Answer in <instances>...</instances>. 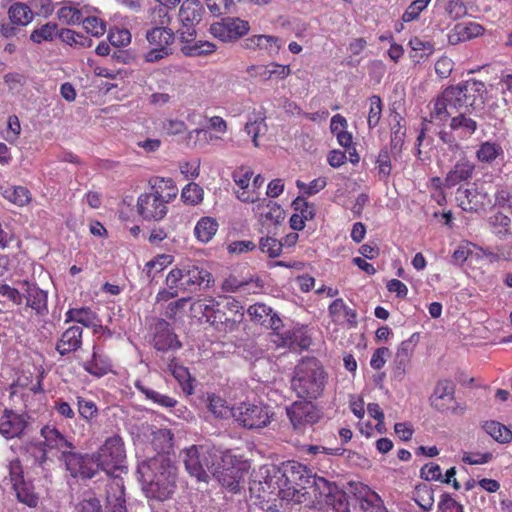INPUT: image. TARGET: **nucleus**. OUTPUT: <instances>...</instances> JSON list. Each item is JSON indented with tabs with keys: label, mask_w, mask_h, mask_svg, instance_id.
<instances>
[{
	"label": "nucleus",
	"mask_w": 512,
	"mask_h": 512,
	"mask_svg": "<svg viewBox=\"0 0 512 512\" xmlns=\"http://www.w3.org/2000/svg\"><path fill=\"white\" fill-rule=\"evenodd\" d=\"M486 86L482 81L469 79L448 86L433 102L431 121L445 123L450 119L449 130L442 129L438 136L452 150L459 148V141L470 139L478 130V122L466 113L476 101L484 102Z\"/></svg>",
	"instance_id": "1"
},
{
	"label": "nucleus",
	"mask_w": 512,
	"mask_h": 512,
	"mask_svg": "<svg viewBox=\"0 0 512 512\" xmlns=\"http://www.w3.org/2000/svg\"><path fill=\"white\" fill-rule=\"evenodd\" d=\"M183 462L190 476L199 482L208 483L211 476L218 474L223 486L235 489L238 486V473L235 464L237 456L232 451L221 452L210 445H193L183 451Z\"/></svg>",
	"instance_id": "2"
},
{
	"label": "nucleus",
	"mask_w": 512,
	"mask_h": 512,
	"mask_svg": "<svg viewBox=\"0 0 512 512\" xmlns=\"http://www.w3.org/2000/svg\"><path fill=\"white\" fill-rule=\"evenodd\" d=\"M137 473L148 498L164 501L176 489L177 467L164 453L143 460L138 464Z\"/></svg>",
	"instance_id": "3"
},
{
	"label": "nucleus",
	"mask_w": 512,
	"mask_h": 512,
	"mask_svg": "<svg viewBox=\"0 0 512 512\" xmlns=\"http://www.w3.org/2000/svg\"><path fill=\"white\" fill-rule=\"evenodd\" d=\"M327 379V373L319 360L307 357L295 366L291 388L300 398L317 399L323 394Z\"/></svg>",
	"instance_id": "4"
},
{
	"label": "nucleus",
	"mask_w": 512,
	"mask_h": 512,
	"mask_svg": "<svg viewBox=\"0 0 512 512\" xmlns=\"http://www.w3.org/2000/svg\"><path fill=\"white\" fill-rule=\"evenodd\" d=\"M153 13L158 16L154 19L151 28L146 30L145 39L150 49L143 55L146 63H158L173 54L175 33L168 27L171 18L165 8H155Z\"/></svg>",
	"instance_id": "5"
},
{
	"label": "nucleus",
	"mask_w": 512,
	"mask_h": 512,
	"mask_svg": "<svg viewBox=\"0 0 512 512\" xmlns=\"http://www.w3.org/2000/svg\"><path fill=\"white\" fill-rule=\"evenodd\" d=\"M249 490L251 494L263 501H269L272 497H279L283 500L294 497V492H291L290 488H285L281 466L274 464L259 468L250 481Z\"/></svg>",
	"instance_id": "6"
},
{
	"label": "nucleus",
	"mask_w": 512,
	"mask_h": 512,
	"mask_svg": "<svg viewBox=\"0 0 512 512\" xmlns=\"http://www.w3.org/2000/svg\"><path fill=\"white\" fill-rule=\"evenodd\" d=\"M93 454L99 469L113 477L110 484L116 479H121L117 472H127L126 451L120 436L114 435L107 438Z\"/></svg>",
	"instance_id": "7"
},
{
	"label": "nucleus",
	"mask_w": 512,
	"mask_h": 512,
	"mask_svg": "<svg viewBox=\"0 0 512 512\" xmlns=\"http://www.w3.org/2000/svg\"><path fill=\"white\" fill-rule=\"evenodd\" d=\"M281 468L285 488H290V491L294 492V497L287 498V500L301 503L307 493L306 489L311 483V471L305 465L296 461L284 462L282 463Z\"/></svg>",
	"instance_id": "8"
},
{
	"label": "nucleus",
	"mask_w": 512,
	"mask_h": 512,
	"mask_svg": "<svg viewBox=\"0 0 512 512\" xmlns=\"http://www.w3.org/2000/svg\"><path fill=\"white\" fill-rule=\"evenodd\" d=\"M271 408L262 403H241L232 408V416L235 421L248 429H259L266 427L273 417Z\"/></svg>",
	"instance_id": "9"
},
{
	"label": "nucleus",
	"mask_w": 512,
	"mask_h": 512,
	"mask_svg": "<svg viewBox=\"0 0 512 512\" xmlns=\"http://www.w3.org/2000/svg\"><path fill=\"white\" fill-rule=\"evenodd\" d=\"M217 304L219 306L215 308L211 325L219 331H234L244 318L243 306L231 297H225L222 301H217Z\"/></svg>",
	"instance_id": "10"
},
{
	"label": "nucleus",
	"mask_w": 512,
	"mask_h": 512,
	"mask_svg": "<svg viewBox=\"0 0 512 512\" xmlns=\"http://www.w3.org/2000/svg\"><path fill=\"white\" fill-rule=\"evenodd\" d=\"M250 31L247 20L239 17H224L220 21L212 23L210 33L217 39L226 43H234L243 38Z\"/></svg>",
	"instance_id": "11"
},
{
	"label": "nucleus",
	"mask_w": 512,
	"mask_h": 512,
	"mask_svg": "<svg viewBox=\"0 0 512 512\" xmlns=\"http://www.w3.org/2000/svg\"><path fill=\"white\" fill-rule=\"evenodd\" d=\"M62 461L71 477L76 479H91L100 471L93 453L82 454L72 450L69 454H64Z\"/></svg>",
	"instance_id": "12"
},
{
	"label": "nucleus",
	"mask_w": 512,
	"mask_h": 512,
	"mask_svg": "<svg viewBox=\"0 0 512 512\" xmlns=\"http://www.w3.org/2000/svg\"><path fill=\"white\" fill-rule=\"evenodd\" d=\"M286 414L293 429L303 433L320 419V412L311 401H295L286 407Z\"/></svg>",
	"instance_id": "13"
},
{
	"label": "nucleus",
	"mask_w": 512,
	"mask_h": 512,
	"mask_svg": "<svg viewBox=\"0 0 512 512\" xmlns=\"http://www.w3.org/2000/svg\"><path fill=\"white\" fill-rule=\"evenodd\" d=\"M184 280V292L193 293L201 288H209L214 283L213 275L205 268L195 264L179 267Z\"/></svg>",
	"instance_id": "14"
},
{
	"label": "nucleus",
	"mask_w": 512,
	"mask_h": 512,
	"mask_svg": "<svg viewBox=\"0 0 512 512\" xmlns=\"http://www.w3.org/2000/svg\"><path fill=\"white\" fill-rule=\"evenodd\" d=\"M139 215L146 221H160L168 212V207L154 192L141 194L137 199Z\"/></svg>",
	"instance_id": "15"
},
{
	"label": "nucleus",
	"mask_w": 512,
	"mask_h": 512,
	"mask_svg": "<svg viewBox=\"0 0 512 512\" xmlns=\"http://www.w3.org/2000/svg\"><path fill=\"white\" fill-rule=\"evenodd\" d=\"M153 346L156 350L167 352L181 348V342L177 339L171 325L164 319H158L154 324Z\"/></svg>",
	"instance_id": "16"
},
{
	"label": "nucleus",
	"mask_w": 512,
	"mask_h": 512,
	"mask_svg": "<svg viewBox=\"0 0 512 512\" xmlns=\"http://www.w3.org/2000/svg\"><path fill=\"white\" fill-rule=\"evenodd\" d=\"M282 41L279 37L266 34H255L243 39L241 47L245 50L260 52L273 56L281 49Z\"/></svg>",
	"instance_id": "17"
},
{
	"label": "nucleus",
	"mask_w": 512,
	"mask_h": 512,
	"mask_svg": "<svg viewBox=\"0 0 512 512\" xmlns=\"http://www.w3.org/2000/svg\"><path fill=\"white\" fill-rule=\"evenodd\" d=\"M28 416L5 409L0 417V435L6 439L21 437L28 426Z\"/></svg>",
	"instance_id": "18"
},
{
	"label": "nucleus",
	"mask_w": 512,
	"mask_h": 512,
	"mask_svg": "<svg viewBox=\"0 0 512 512\" xmlns=\"http://www.w3.org/2000/svg\"><path fill=\"white\" fill-rule=\"evenodd\" d=\"M22 290L26 306L31 308L36 315L44 317L48 314V294L36 284L28 281L22 282Z\"/></svg>",
	"instance_id": "19"
},
{
	"label": "nucleus",
	"mask_w": 512,
	"mask_h": 512,
	"mask_svg": "<svg viewBox=\"0 0 512 512\" xmlns=\"http://www.w3.org/2000/svg\"><path fill=\"white\" fill-rule=\"evenodd\" d=\"M430 405L439 412H446L455 402V384L448 379L439 380L429 398Z\"/></svg>",
	"instance_id": "20"
},
{
	"label": "nucleus",
	"mask_w": 512,
	"mask_h": 512,
	"mask_svg": "<svg viewBox=\"0 0 512 512\" xmlns=\"http://www.w3.org/2000/svg\"><path fill=\"white\" fill-rule=\"evenodd\" d=\"M40 434L44 438L42 443L48 450H57L61 453V461L64 459V454H69L75 448L73 443L55 426H44Z\"/></svg>",
	"instance_id": "21"
},
{
	"label": "nucleus",
	"mask_w": 512,
	"mask_h": 512,
	"mask_svg": "<svg viewBox=\"0 0 512 512\" xmlns=\"http://www.w3.org/2000/svg\"><path fill=\"white\" fill-rule=\"evenodd\" d=\"M83 329L80 326H70L60 336L55 345L56 351L65 356L81 348Z\"/></svg>",
	"instance_id": "22"
},
{
	"label": "nucleus",
	"mask_w": 512,
	"mask_h": 512,
	"mask_svg": "<svg viewBox=\"0 0 512 512\" xmlns=\"http://www.w3.org/2000/svg\"><path fill=\"white\" fill-rule=\"evenodd\" d=\"M205 14V8L199 0H185L182 2L178 18L183 27L197 26Z\"/></svg>",
	"instance_id": "23"
},
{
	"label": "nucleus",
	"mask_w": 512,
	"mask_h": 512,
	"mask_svg": "<svg viewBox=\"0 0 512 512\" xmlns=\"http://www.w3.org/2000/svg\"><path fill=\"white\" fill-rule=\"evenodd\" d=\"M252 176L253 171L245 166L236 168L232 173L233 181L242 190L241 192H237L236 197L244 203H255L260 199L257 195H253L249 191Z\"/></svg>",
	"instance_id": "24"
},
{
	"label": "nucleus",
	"mask_w": 512,
	"mask_h": 512,
	"mask_svg": "<svg viewBox=\"0 0 512 512\" xmlns=\"http://www.w3.org/2000/svg\"><path fill=\"white\" fill-rule=\"evenodd\" d=\"M417 343V335L413 334L409 339L404 340L399 345L396 355H395V367H394V375L395 377L401 379L405 374L406 366L408 365L410 358L413 354Z\"/></svg>",
	"instance_id": "25"
},
{
	"label": "nucleus",
	"mask_w": 512,
	"mask_h": 512,
	"mask_svg": "<svg viewBox=\"0 0 512 512\" xmlns=\"http://www.w3.org/2000/svg\"><path fill=\"white\" fill-rule=\"evenodd\" d=\"M475 165L467 159L459 160L444 179L447 188L456 186L462 181L470 179L474 173Z\"/></svg>",
	"instance_id": "26"
},
{
	"label": "nucleus",
	"mask_w": 512,
	"mask_h": 512,
	"mask_svg": "<svg viewBox=\"0 0 512 512\" xmlns=\"http://www.w3.org/2000/svg\"><path fill=\"white\" fill-rule=\"evenodd\" d=\"M106 500L107 512H127L122 479H116L112 484H108Z\"/></svg>",
	"instance_id": "27"
},
{
	"label": "nucleus",
	"mask_w": 512,
	"mask_h": 512,
	"mask_svg": "<svg viewBox=\"0 0 512 512\" xmlns=\"http://www.w3.org/2000/svg\"><path fill=\"white\" fill-rule=\"evenodd\" d=\"M475 155L480 163L491 165L504 157V149L498 141L488 140L479 145Z\"/></svg>",
	"instance_id": "28"
},
{
	"label": "nucleus",
	"mask_w": 512,
	"mask_h": 512,
	"mask_svg": "<svg viewBox=\"0 0 512 512\" xmlns=\"http://www.w3.org/2000/svg\"><path fill=\"white\" fill-rule=\"evenodd\" d=\"M217 306H219L217 300L213 297L197 299L191 303V316L199 320L205 319L206 322L211 324V319Z\"/></svg>",
	"instance_id": "29"
},
{
	"label": "nucleus",
	"mask_w": 512,
	"mask_h": 512,
	"mask_svg": "<svg viewBox=\"0 0 512 512\" xmlns=\"http://www.w3.org/2000/svg\"><path fill=\"white\" fill-rule=\"evenodd\" d=\"M83 368L89 374L99 378L112 370V364L108 356L94 349L92 358L83 364Z\"/></svg>",
	"instance_id": "30"
},
{
	"label": "nucleus",
	"mask_w": 512,
	"mask_h": 512,
	"mask_svg": "<svg viewBox=\"0 0 512 512\" xmlns=\"http://www.w3.org/2000/svg\"><path fill=\"white\" fill-rule=\"evenodd\" d=\"M488 225L490 231L500 240H506L512 235L511 219L502 212L490 215Z\"/></svg>",
	"instance_id": "31"
},
{
	"label": "nucleus",
	"mask_w": 512,
	"mask_h": 512,
	"mask_svg": "<svg viewBox=\"0 0 512 512\" xmlns=\"http://www.w3.org/2000/svg\"><path fill=\"white\" fill-rule=\"evenodd\" d=\"M136 389L142 393L145 398L154 404L163 407V408H173L178 403L177 400L168 395L162 394L148 386H146L142 381H135Z\"/></svg>",
	"instance_id": "32"
},
{
	"label": "nucleus",
	"mask_w": 512,
	"mask_h": 512,
	"mask_svg": "<svg viewBox=\"0 0 512 512\" xmlns=\"http://www.w3.org/2000/svg\"><path fill=\"white\" fill-rule=\"evenodd\" d=\"M219 224L215 218L205 216L198 220L194 235L202 243H208L218 231Z\"/></svg>",
	"instance_id": "33"
},
{
	"label": "nucleus",
	"mask_w": 512,
	"mask_h": 512,
	"mask_svg": "<svg viewBox=\"0 0 512 512\" xmlns=\"http://www.w3.org/2000/svg\"><path fill=\"white\" fill-rule=\"evenodd\" d=\"M65 322H76L85 327L96 325L97 315L89 307L71 308L65 313Z\"/></svg>",
	"instance_id": "34"
},
{
	"label": "nucleus",
	"mask_w": 512,
	"mask_h": 512,
	"mask_svg": "<svg viewBox=\"0 0 512 512\" xmlns=\"http://www.w3.org/2000/svg\"><path fill=\"white\" fill-rule=\"evenodd\" d=\"M329 313L334 318L335 321H338L342 318H345L348 324L351 326L357 325V312L354 309L349 308L343 301V299L338 298L335 299L329 305Z\"/></svg>",
	"instance_id": "35"
},
{
	"label": "nucleus",
	"mask_w": 512,
	"mask_h": 512,
	"mask_svg": "<svg viewBox=\"0 0 512 512\" xmlns=\"http://www.w3.org/2000/svg\"><path fill=\"white\" fill-rule=\"evenodd\" d=\"M411 47V58L415 63L426 60L434 52V46L429 41H423L418 37H414L409 41Z\"/></svg>",
	"instance_id": "36"
},
{
	"label": "nucleus",
	"mask_w": 512,
	"mask_h": 512,
	"mask_svg": "<svg viewBox=\"0 0 512 512\" xmlns=\"http://www.w3.org/2000/svg\"><path fill=\"white\" fill-rule=\"evenodd\" d=\"M13 489L19 502L31 508L38 505L39 497L34 492V488L31 483L24 481L22 483L15 484Z\"/></svg>",
	"instance_id": "37"
},
{
	"label": "nucleus",
	"mask_w": 512,
	"mask_h": 512,
	"mask_svg": "<svg viewBox=\"0 0 512 512\" xmlns=\"http://www.w3.org/2000/svg\"><path fill=\"white\" fill-rule=\"evenodd\" d=\"M413 500L424 511H430L434 505L433 489L427 484H419L413 491Z\"/></svg>",
	"instance_id": "38"
},
{
	"label": "nucleus",
	"mask_w": 512,
	"mask_h": 512,
	"mask_svg": "<svg viewBox=\"0 0 512 512\" xmlns=\"http://www.w3.org/2000/svg\"><path fill=\"white\" fill-rule=\"evenodd\" d=\"M483 429L499 443H508L512 440V432L500 422L487 421L484 423Z\"/></svg>",
	"instance_id": "39"
},
{
	"label": "nucleus",
	"mask_w": 512,
	"mask_h": 512,
	"mask_svg": "<svg viewBox=\"0 0 512 512\" xmlns=\"http://www.w3.org/2000/svg\"><path fill=\"white\" fill-rule=\"evenodd\" d=\"M3 197L8 201L18 205L24 206L30 201V192L23 186H10L3 190Z\"/></svg>",
	"instance_id": "40"
},
{
	"label": "nucleus",
	"mask_w": 512,
	"mask_h": 512,
	"mask_svg": "<svg viewBox=\"0 0 512 512\" xmlns=\"http://www.w3.org/2000/svg\"><path fill=\"white\" fill-rule=\"evenodd\" d=\"M283 344L294 350L297 348L306 350L311 345V339L303 330L299 329L293 332H287L283 338Z\"/></svg>",
	"instance_id": "41"
},
{
	"label": "nucleus",
	"mask_w": 512,
	"mask_h": 512,
	"mask_svg": "<svg viewBox=\"0 0 512 512\" xmlns=\"http://www.w3.org/2000/svg\"><path fill=\"white\" fill-rule=\"evenodd\" d=\"M216 45L208 41H193L190 44L184 45L181 49L185 56H201L214 52Z\"/></svg>",
	"instance_id": "42"
},
{
	"label": "nucleus",
	"mask_w": 512,
	"mask_h": 512,
	"mask_svg": "<svg viewBox=\"0 0 512 512\" xmlns=\"http://www.w3.org/2000/svg\"><path fill=\"white\" fill-rule=\"evenodd\" d=\"M9 18L14 24L26 25L32 20V12L27 5L15 3L9 9Z\"/></svg>",
	"instance_id": "43"
},
{
	"label": "nucleus",
	"mask_w": 512,
	"mask_h": 512,
	"mask_svg": "<svg viewBox=\"0 0 512 512\" xmlns=\"http://www.w3.org/2000/svg\"><path fill=\"white\" fill-rule=\"evenodd\" d=\"M484 28L474 22H470L468 24H458L455 27V36H457L456 41H466L473 37H477L482 35Z\"/></svg>",
	"instance_id": "44"
},
{
	"label": "nucleus",
	"mask_w": 512,
	"mask_h": 512,
	"mask_svg": "<svg viewBox=\"0 0 512 512\" xmlns=\"http://www.w3.org/2000/svg\"><path fill=\"white\" fill-rule=\"evenodd\" d=\"M369 112L367 118V124L369 129L375 128L381 119L383 103L378 95H373L369 99Z\"/></svg>",
	"instance_id": "45"
},
{
	"label": "nucleus",
	"mask_w": 512,
	"mask_h": 512,
	"mask_svg": "<svg viewBox=\"0 0 512 512\" xmlns=\"http://www.w3.org/2000/svg\"><path fill=\"white\" fill-rule=\"evenodd\" d=\"M203 189L194 182L187 184L181 193L183 201L190 205H197L203 200Z\"/></svg>",
	"instance_id": "46"
},
{
	"label": "nucleus",
	"mask_w": 512,
	"mask_h": 512,
	"mask_svg": "<svg viewBox=\"0 0 512 512\" xmlns=\"http://www.w3.org/2000/svg\"><path fill=\"white\" fill-rule=\"evenodd\" d=\"M61 40L69 45H75L80 47H90L91 39L87 38L81 33H77L71 29H62L59 32Z\"/></svg>",
	"instance_id": "47"
},
{
	"label": "nucleus",
	"mask_w": 512,
	"mask_h": 512,
	"mask_svg": "<svg viewBox=\"0 0 512 512\" xmlns=\"http://www.w3.org/2000/svg\"><path fill=\"white\" fill-rule=\"evenodd\" d=\"M335 512H350L348 495L341 489H337L330 497L325 499Z\"/></svg>",
	"instance_id": "48"
},
{
	"label": "nucleus",
	"mask_w": 512,
	"mask_h": 512,
	"mask_svg": "<svg viewBox=\"0 0 512 512\" xmlns=\"http://www.w3.org/2000/svg\"><path fill=\"white\" fill-rule=\"evenodd\" d=\"M209 411L214 414L217 418H226L230 414L232 415V408L226 404V401L219 396L211 395L208 398Z\"/></svg>",
	"instance_id": "49"
},
{
	"label": "nucleus",
	"mask_w": 512,
	"mask_h": 512,
	"mask_svg": "<svg viewBox=\"0 0 512 512\" xmlns=\"http://www.w3.org/2000/svg\"><path fill=\"white\" fill-rule=\"evenodd\" d=\"M308 487H314L319 492L321 497L327 499L330 497L339 487L332 482H329L323 477H319L312 474L311 483Z\"/></svg>",
	"instance_id": "50"
},
{
	"label": "nucleus",
	"mask_w": 512,
	"mask_h": 512,
	"mask_svg": "<svg viewBox=\"0 0 512 512\" xmlns=\"http://www.w3.org/2000/svg\"><path fill=\"white\" fill-rule=\"evenodd\" d=\"M284 244L273 237H263L259 241V249L271 258L280 256Z\"/></svg>",
	"instance_id": "51"
},
{
	"label": "nucleus",
	"mask_w": 512,
	"mask_h": 512,
	"mask_svg": "<svg viewBox=\"0 0 512 512\" xmlns=\"http://www.w3.org/2000/svg\"><path fill=\"white\" fill-rule=\"evenodd\" d=\"M208 10L214 16L231 13L235 8L236 0H206Z\"/></svg>",
	"instance_id": "52"
},
{
	"label": "nucleus",
	"mask_w": 512,
	"mask_h": 512,
	"mask_svg": "<svg viewBox=\"0 0 512 512\" xmlns=\"http://www.w3.org/2000/svg\"><path fill=\"white\" fill-rule=\"evenodd\" d=\"M58 34L57 24L47 23L41 28L36 29L31 34V40L36 43H41L43 40H52Z\"/></svg>",
	"instance_id": "53"
},
{
	"label": "nucleus",
	"mask_w": 512,
	"mask_h": 512,
	"mask_svg": "<svg viewBox=\"0 0 512 512\" xmlns=\"http://www.w3.org/2000/svg\"><path fill=\"white\" fill-rule=\"evenodd\" d=\"M266 123L265 120L262 118H257L253 121H248L245 124L244 131L248 136H251L253 144L255 147H258V141L257 138L260 134H263L266 132Z\"/></svg>",
	"instance_id": "54"
},
{
	"label": "nucleus",
	"mask_w": 512,
	"mask_h": 512,
	"mask_svg": "<svg viewBox=\"0 0 512 512\" xmlns=\"http://www.w3.org/2000/svg\"><path fill=\"white\" fill-rule=\"evenodd\" d=\"M57 15L59 20L66 24H79L82 23L84 18L81 11L70 6L60 8L57 12Z\"/></svg>",
	"instance_id": "55"
},
{
	"label": "nucleus",
	"mask_w": 512,
	"mask_h": 512,
	"mask_svg": "<svg viewBox=\"0 0 512 512\" xmlns=\"http://www.w3.org/2000/svg\"><path fill=\"white\" fill-rule=\"evenodd\" d=\"M48 451L49 450L42 442L31 443L28 448V452L33 457L34 463L41 468H44L48 461Z\"/></svg>",
	"instance_id": "56"
},
{
	"label": "nucleus",
	"mask_w": 512,
	"mask_h": 512,
	"mask_svg": "<svg viewBox=\"0 0 512 512\" xmlns=\"http://www.w3.org/2000/svg\"><path fill=\"white\" fill-rule=\"evenodd\" d=\"M82 24L87 33L99 37L106 32L105 23L95 16L83 18Z\"/></svg>",
	"instance_id": "57"
},
{
	"label": "nucleus",
	"mask_w": 512,
	"mask_h": 512,
	"mask_svg": "<svg viewBox=\"0 0 512 512\" xmlns=\"http://www.w3.org/2000/svg\"><path fill=\"white\" fill-rule=\"evenodd\" d=\"M183 274H181L180 268H173L166 276L165 284L170 290L177 292H184V280L182 278Z\"/></svg>",
	"instance_id": "58"
},
{
	"label": "nucleus",
	"mask_w": 512,
	"mask_h": 512,
	"mask_svg": "<svg viewBox=\"0 0 512 512\" xmlns=\"http://www.w3.org/2000/svg\"><path fill=\"white\" fill-rule=\"evenodd\" d=\"M431 0L413 1L402 15L403 22H411L417 19L420 13L428 6Z\"/></svg>",
	"instance_id": "59"
},
{
	"label": "nucleus",
	"mask_w": 512,
	"mask_h": 512,
	"mask_svg": "<svg viewBox=\"0 0 512 512\" xmlns=\"http://www.w3.org/2000/svg\"><path fill=\"white\" fill-rule=\"evenodd\" d=\"M376 163H377L378 171H379V174L381 175V177L384 179L387 178L391 173L392 166H391L390 153L386 147L382 148L379 151Z\"/></svg>",
	"instance_id": "60"
},
{
	"label": "nucleus",
	"mask_w": 512,
	"mask_h": 512,
	"mask_svg": "<svg viewBox=\"0 0 512 512\" xmlns=\"http://www.w3.org/2000/svg\"><path fill=\"white\" fill-rule=\"evenodd\" d=\"M248 313L253 320L260 324H265L268 316L272 313V308L265 304L256 303L248 308Z\"/></svg>",
	"instance_id": "61"
},
{
	"label": "nucleus",
	"mask_w": 512,
	"mask_h": 512,
	"mask_svg": "<svg viewBox=\"0 0 512 512\" xmlns=\"http://www.w3.org/2000/svg\"><path fill=\"white\" fill-rule=\"evenodd\" d=\"M108 40L114 47H124L131 42V33L127 29H116L108 35Z\"/></svg>",
	"instance_id": "62"
},
{
	"label": "nucleus",
	"mask_w": 512,
	"mask_h": 512,
	"mask_svg": "<svg viewBox=\"0 0 512 512\" xmlns=\"http://www.w3.org/2000/svg\"><path fill=\"white\" fill-rule=\"evenodd\" d=\"M293 207L295 210L300 212V216L303 217L305 221L311 220L315 216V206L312 203L305 201L301 197H297L293 203Z\"/></svg>",
	"instance_id": "63"
},
{
	"label": "nucleus",
	"mask_w": 512,
	"mask_h": 512,
	"mask_svg": "<svg viewBox=\"0 0 512 512\" xmlns=\"http://www.w3.org/2000/svg\"><path fill=\"white\" fill-rule=\"evenodd\" d=\"M266 208L268 211L261 213V217L265 221H271L277 224L284 219V212L277 203L268 201Z\"/></svg>",
	"instance_id": "64"
}]
</instances>
